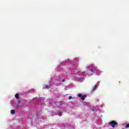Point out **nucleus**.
Listing matches in <instances>:
<instances>
[{"mask_svg": "<svg viewBox=\"0 0 129 129\" xmlns=\"http://www.w3.org/2000/svg\"><path fill=\"white\" fill-rule=\"evenodd\" d=\"M88 68L89 69L91 72H94V73H98V72H99L98 69H97V68H96V67H95L94 64L90 65Z\"/></svg>", "mask_w": 129, "mask_h": 129, "instance_id": "obj_1", "label": "nucleus"}, {"mask_svg": "<svg viewBox=\"0 0 129 129\" xmlns=\"http://www.w3.org/2000/svg\"><path fill=\"white\" fill-rule=\"evenodd\" d=\"M109 124H110L111 126H112V127L114 128L115 127V125H117V122H116L114 120H112L111 121L109 122Z\"/></svg>", "mask_w": 129, "mask_h": 129, "instance_id": "obj_2", "label": "nucleus"}, {"mask_svg": "<svg viewBox=\"0 0 129 129\" xmlns=\"http://www.w3.org/2000/svg\"><path fill=\"white\" fill-rule=\"evenodd\" d=\"M87 96L86 95L82 96V94L80 93L78 94V97H81V99H82V100H84Z\"/></svg>", "mask_w": 129, "mask_h": 129, "instance_id": "obj_3", "label": "nucleus"}, {"mask_svg": "<svg viewBox=\"0 0 129 129\" xmlns=\"http://www.w3.org/2000/svg\"><path fill=\"white\" fill-rule=\"evenodd\" d=\"M96 88H97V86L96 85H95L94 86V87H93L92 89V90H91L92 92H93V91H94V90H95V89H96Z\"/></svg>", "mask_w": 129, "mask_h": 129, "instance_id": "obj_4", "label": "nucleus"}, {"mask_svg": "<svg viewBox=\"0 0 129 129\" xmlns=\"http://www.w3.org/2000/svg\"><path fill=\"white\" fill-rule=\"evenodd\" d=\"M15 97L17 98V99H19V97H20V94L19 93H17L15 95Z\"/></svg>", "mask_w": 129, "mask_h": 129, "instance_id": "obj_5", "label": "nucleus"}, {"mask_svg": "<svg viewBox=\"0 0 129 129\" xmlns=\"http://www.w3.org/2000/svg\"><path fill=\"white\" fill-rule=\"evenodd\" d=\"M11 114H15V113H16V111L15 110H11Z\"/></svg>", "mask_w": 129, "mask_h": 129, "instance_id": "obj_6", "label": "nucleus"}, {"mask_svg": "<svg viewBox=\"0 0 129 129\" xmlns=\"http://www.w3.org/2000/svg\"><path fill=\"white\" fill-rule=\"evenodd\" d=\"M48 87H49V86L47 85H45L44 86V88L45 89H46V88H48Z\"/></svg>", "mask_w": 129, "mask_h": 129, "instance_id": "obj_7", "label": "nucleus"}, {"mask_svg": "<svg viewBox=\"0 0 129 129\" xmlns=\"http://www.w3.org/2000/svg\"><path fill=\"white\" fill-rule=\"evenodd\" d=\"M58 115L59 116H61L62 115V113L61 112L58 113Z\"/></svg>", "mask_w": 129, "mask_h": 129, "instance_id": "obj_8", "label": "nucleus"}, {"mask_svg": "<svg viewBox=\"0 0 129 129\" xmlns=\"http://www.w3.org/2000/svg\"><path fill=\"white\" fill-rule=\"evenodd\" d=\"M69 99H72V96H70L69 97Z\"/></svg>", "mask_w": 129, "mask_h": 129, "instance_id": "obj_9", "label": "nucleus"}, {"mask_svg": "<svg viewBox=\"0 0 129 129\" xmlns=\"http://www.w3.org/2000/svg\"><path fill=\"white\" fill-rule=\"evenodd\" d=\"M125 127H126V128L129 127V124H126Z\"/></svg>", "mask_w": 129, "mask_h": 129, "instance_id": "obj_10", "label": "nucleus"}, {"mask_svg": "<svg viewBox=\"0 0 129 129\" xmlns=\"http://www.w3.org/2000/svg\"><path fill=\"white\" fill-rule=\"evenodd\" d=\"M65 82V80H62V82Z\"/></svg>", "mask_w": 129, "mask_h": 129, "instance_id": "obj_11", "label": "nucleus"}]
</instances>
